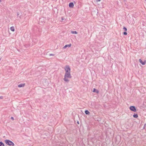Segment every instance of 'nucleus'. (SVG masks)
Wrapping results in <instances>:
<instances>
[{
  "mask_svg": "<svg viewBox=\"0 0 146 146\" xmlns=\"http://www.w3.org/2000/svg\"><path fill=\"white\" fill-rule=\"evenodd\" d=\"M126 31H125L123 33V34L124 35H126L127 34V33L126 32Z\"/></svg>",
  "mask_w": 146,
  "mask_h": 146,
  "instance_id": "obj_16",
  "label": "nucleus"
},
{
  "mask_svg": "<svg viewBox=\"0 0 146 146\" xmlns=\"http://www.w3.org/2000/svg\"><path fill=\"white\" fill-rule=\"evenodd\" d=\"M77 123L78 124H79V121H78L77 122Z\"/></svg>",
  "mask_w": 146,
  "mask_h": 146,
  "instance_id": "obj_24",
  "label": "nucleus"
},
{
  "mask_svg": "<svg viewBox=\"0 0 146 146\" xmlns=\"http://www.w3.org/2000/svg\"><path fill=\"white\" fill-rule=\"evenodd\" d=\"M133 117L134 118H137L138 117V116L137 114V113H134L133 115Z\"/></svg>",
  "mask_w": 146,
  "mask_h": 146,
  "instance_id": "obj_11",
  "label": "nucleus"
},
{
  "mask_svg": "<svg viewBox=\"0 0 146 146\" xmlns=\"http://www.w3.org/2000/svg\"><path fill=\"white\" fill-rule=\"evenodd\" d=\"M3 98V97L2 96H0V99H2Z\"/></svg>",
  "mask_w": 146,
  "mask_h": 146,
  "instance_id": "obj_20",
  "label": "nucleus"
},
{
  "mask_svg": "<svg viewBox=\"0 0 146 146\" xmlns=\"http://www.w3.org/2000/svg\"><path fill=\"white\" fill-rule=\"evenodd\" d=\"M123 29L125 31H127V29L126 27H124L123 28Z\"/></svg>",
  "mask_w": 146,
  "mask_h": 146,
  "instance_id": "obj_15",
  "label": "nucleus"
},
{
  "mask_svg": "<svg viewBox=\"0 0 146 146\" xmlns=\"http://www.w3.org/2000/svg\"><path fill=\"white\" fill-rule=\"evenodd\" d=\"M85 114L87 115H89L90 114V112L88 110H85Z\"/></svg>",
  "mask_w": 146,
  "mask_h": 146,
  "instance_id": "obj_10",
  "label": "nucleus"
},
{
  "mask_svg": "<svg viewBox=\"0 0 146 146\" xmlns=\"http://www.w3.org/2000/svg\"><path fill=\"white\" fill-rule=\"evenodd\" d=\"M72 44H66V45L64 47H63V48L64 49H65L67 47H70L71 46Z\"/></svg>",
  "mask_w": 146,
  "mask_h": 146,
  "instance_id": "obj_7",
  "label": "nucleus"
},
{
  "mask_svg": "<svg viewBox=\"0 0 146 146\" xmlns=\"http://www.w3.org/2000/svg\"><path fill=\"white\" fill-rule=\"evenodd\" d=\"M11 119L12 120H14V118L13 117H11Z\"/></svg>",
  "mask_w": 146,
  "mask_h": 146,
  "instance_id": "obj_18",
  "label": "nucleus"
},
{
  "mask_svg": "<svg viewBox=\"0 0 146 146\" xmlns=\"http://www.w3.org/2000/svg\"><path fill=\"white\" fill-rule=\"evenodd\" d=\"M49 55L50 56H54V54H49Z\"/></svg>",
  "mask_w": 146,
  "mask_h": 146,
  "instance_id": "obj_17",
  "label": "nucleus"
},
{
  "mask_svg": "<svg viewBox=\"0 0 146 146\" xmlns=\"http://www.w3.org/2000/svg\"><path fill=\"white\" fill-rule=\"evenodd\" d=\"M10 30L14 32L15 31L14 27H10Z\"/></svg>",
  "mask_w": 146,
  "mask_h": 146,
  "instance_id": "obj_12",
  "label": "nucleus"
},
{
  "mask_svg": "<svg viewBox=\"0 0 146 146\" xmlns=\"http://www.w3.org/2000/svg\"><path fill=\"white\" fill-rule=\"evenodd\" d=\"M125 1V0H124V1Z\"/></svg>",
  "mask_w": 146,
  "mask_h": 146,
  "instance_id": "obj_28",
  "label": "nucleus"
},
{
  "mask_svg": "<svg viewBox=\"0 0 146 146\" xmlns=\"http://www.w3.org/2000/svg\"><path fill=\"white\" fill-rule=\"evenodd\" d=\"M93 92H95L97 94H99V91L98 90L95 88H94Z\"/></svg>",
  "mask_w": 146,
  "mask_h": 146,
  "instance_id": "obj_8",
  "label": "nucleus"
},
{
  "mask_svg": "<svg viewBox=\"0 0 146 146\" xmlns=\"http://www.w3.org/2000/svg\"><path fill=\"white\" fill-rule=\"evenodd\" d=\"M1 2V0H0V3Z\"/></svg>",
  "mask_w": 146,
  "mask_h": 146,
  "instance_id": "obj_25",
  "label": "nucleus"
},
{
  "mask_svg": "<svg viewBox=\"0 0 146 146\" xmlns=\"http://www.w3.org/2000/svg\"><path fill=\"white\" fill-rule=\"evenodd\" d=\"M101 1V0H96V2H99L100 1Z\"/></svg>",
  "mask_w": 146,
  "mask_h": 146,
  "instance_id": "obj_21",
  "label": "nucleus"
},
{
  "mask_svg": "<svg viewBox=\"0 0 146 146\" xmlns=\"http://www.w3.org/2000/svg\"><path fill=\"white\" fill-rule=\"evenodd\" d=\"M139 62L142 65H144L146 63V60H145L144 61H143L141 59H140L139 60Z\"/></svg>",
  "mask_w": 146,
  "mask_h": 146,
  "instance_id": "obj_5",
  "label": "nucleus"
},
{
  "mask_svg": "<svg viewBox=\"0 0 146 146\" xmlns=\"http://www.w3.org/2000/svg\"><path fill=\"white\" fill-rule=\"evenodd\" d=\"M69 7L70 8H73L74 6V4L73 2H70L69 4Z\"/></svg>",
  "mask_w": 146,
  "mask_h": 146,
  "instance_id": "obj_6",
  "label": "nucleus"
},
{
  "mask_svg": "<svg viewBox=\"0 0 146 146\" xmlns=\"http://www.w3.org/2000/svg\"><path fill=\"white\" fill-rule=\"evenodd\" d=\"M5 143L7 144V145L11 146H14V143L12 142L11 141H10L8 139H6L5 140Z\"/></svg>",
  "mask_w": 146,
  "mask_h": 146,
  "instance_id": "obj_2",
  "label": "nucleus"
},
{
  "mask_svg": "<svg viewBox=\"0 0 146 146\" xmlns=\"http://www.w3.org/2000/svg\"><path fill=\"white\" fill-rule=\"evenodd\" d=\"M74 3H75V1H74Z\"/></svg>",
  "mask_w": 146,
  "mask_h": 146,
  "instance_id": "obj_27",
  "label": "nucleus"
},
{
  "mask_svg": "<svg viewBox=\"0 0 146 146\" xmlns=\"http://www.w3.org/2000/svg\"><path fill=\"white\" fill-rule=\"evenodd\" d=\"M19 18H21V17H20V16H19Z\"/></svg>",
  "mask_w": 146,
  "mask_h": 146,
  "instance_id": "obj_26",
  "label": "nucleus"
},
{
  "mask_svg": "<svg viewBox=\"0 0 146 146\" xmlns=\"http://www.w3.org/2000/svg\"><path fill=\"white\" fill-rule=\"evenodd\" d=\"M145 125H146V124H145L144 126H143V129H145Z\"/></svg>",
  "mask_w": 146,
  "mask_h": 146,
  "instance_id": "obj_22",
  "label": "nucleus"
},
{
  "mask_svg": "<svg viewBox=\"0 0 146 146\" xmlns=\"http://www.w3.org/2000/svg\"><path fill=\"white\" fill-rule=\"evenodd\" d=\"M130 110L134 112H135L137 111V109L134 106H131L129 107Z\"/></svg>",
  "mask_w": 146,
  "mask_h": 146,
  "instance_id": "obj_4",
  "label": "nucleus"
},
{
  "mask_svg": "<svg viewBox=\"0 0 146 146\" xmlns=\"http://www.w3.org/2000/svg\"><path fill=\"white\" fill-rule=\"evenodd\" d=\"M65 73H68L70 72V66L68 65L65 66L64 67Z\"/></svg>",
  "mask_w": 146,
  "mask_h": 146,
  "instance_id": "obj_3",
  "label": "nucleus"
},
{
  "mask_svg": "<svg viewBox=\"0 0 146 146\" xmlns=\"http://www.w3.org/2000/svg\"><path fill=\"white\" fill-rule=\"evenodd\" d=\"M19 13L18 12L17 13V16L18 17H19Z\"/></svg>",
  "mask_w": 146,
  "mask_h": 146,
  "instance_id": "obj_19",
  "label": "nucleus"
},
{
  "mask_svg": "<svg viewBox=\"0 0 146 146\" xmlns=\"http://www.w3.org/2000/svg\"><path fill=\"white\" fill-rule=\"evenodd\" d=\"M72 77L70 72L65 73L64 75V81L67 83H68L70 80L68 78H70Z\"/></svg>",
  "mask_w": 146,
  "mask_h": 146,
  "instance_id": "obj_1",
  "label": "nucleus"
},
{
  "mask_svg": "<svg viewBox=\"0 0 146 146\" xmlns=\"http://www.w3.org/2000/svg\"><path fill=\"white\" fill-rule=\"evenodd\" d=\"M25 85V84H21L18 85V87L19 88L24 87Z\"/></svg>",
  "mask_w": 146,
  "mask_h": 146,
  "instance_id": "obj_9",
  "label": "nucleus"
},
{
  "mask_svg": "<svg viewBox=\"0 0 146 146\" xmlns=\"http://www.w3.org/2000/svg\"><path fill=\"white\" fill-rule=\"evenodd\" d=\"M71 33L73 34H77L78 33V32L76 31H72L71 32Z\"/></svg>",
  "mask_w": 146,
  "mask_h": 146,
  "instance_id": "obj_13",
  "label": "nucleus"
},
{
  "mask_svg": "<svg viewBox=\"0 0 146 146\" xmlns=\"http://www.w3.org/2000/svg\"><path fill=\"white\" fill-rule=\"evenodd\" d=\"M63 20H64V19H63V18L62 17L61 18V20H62V21H63Z\"/></svg>",
  "mask_w": 146,
  "mask_h": 146,
  "instance_id": "obj_23",
  "label": "nucleus"
},
{
  "mask_svg": "<svg viewBox=\"0 0 146 146\" xmlns=\"http://www.w3.org/2000/svg\"><path fill=\"white\" fill-rule=\"evenodd\" d=\"M0 146H4V144L2 141H0Z\"/></svg>",
  "mask_w": 146,
  "mask_h": 146,
  "instance_id": "obj_14",
  "label": "nucleus"
}]
</instances>
